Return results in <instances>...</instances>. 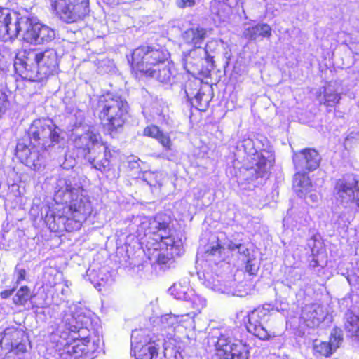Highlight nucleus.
Segmentation results:
<instances>
[{"mask_svg": "<svg viewBox=\"0 0 359 359\" xmlns=\"http://www.w3.org/2000/svg\"><path fill=\"white\" fill-rule=\"evenodd\" d=\"M326 314L327 312L321 305L311 304L302 308L301 318L307 327H314L324 320Z\"/></svg>", "mask_w": 359, "mask_h": 359, "instance_id": "6ab92c4d", "label": "nucleus"}, {"mask_svg": "<svg viewBox=\"0 0 359 359\" xmlns=\"http://www.w3.org/2000/svg\"><path fill=\"white\" fill-rule=\"evenodd\" d=\"M107 4L109 5H118L122 4L121 0H104Z\"/></svg>", "mask_w": 359, "mask_h": 359, "instance_id": "6e6d98bb", "label": "nucleus"}, {"mask_svg": "<svg viewBox=\"0 0 359 359\" xmlns=\"http://www.w3.org/2000/svg\"><path fill=\"white\" fill-rule=\"evenodd\" d=\"M271 36V28L266 23H259L254 26L245 27L243 36L248 40H256L258 38H269Z\"/></svg>", "mask_w": 359, "mask_h": 359, "instance_id": "b1692460", "label": "nucleus"}, {"mask_svg": "<svg viewBox=\"0 0 359 359\" xmlns=\"http://www.w3.org/2000/svg\"><path fill=\"white\" fill-rule=\"evenodd\" d=\"M173 157H174V156H173V155H171L170 156H167V158H168V160H170V161H172V160H173Z\"/></svg>", "mask_w": 359, "mask_h": 359, "instance_id": "e2e57ef3", "label": "nucleus"}, {"mask_svg": "<svg viewBox=\"0 0 359 359\" xmlns=\"http://www.w3.org/2000/svg\"><path fill=\"white\" fill-rule=\"evenodd\" d=\"M8 16L6 10H4L3 8H0V40L4 38H6L8 35H6L7 32L6 31L4 23H5V20L6 19V17Z\"/></svg>", "mask_w": 359, "mask_h": 359, "instance_id": "79ce46f5", "label": "nucleus"}, {"mask_svg": "<svg viewBox=\"0 0 359 359\" xmlns=\"http://www.w3.org/2000/svg\"><path fill=\"white\" fill-rule=\"evenodd\" d=\"M169 53L157 46H142L135 49L128 59L133 70L146 75L163 62H167Z\"/></svg>", "mask_w": 359, "mask_h": 359, "instance_id": "1a4fd4ad", "label": "nucleus"}, {"mask_svg": "<svg viewBox=\"0 0 359 359\" xmlns=\"http://www.w3.org/2000/svg\"><path fill=\"white\" fill-rule=\"evenodd\" d=\"M156 140L163 147L167 149H171L172 142L170 137L167 134H165L161 131L159 135L157 136Z\"/></svg>", "mask_w": 359, "mask_h": 359, "instance_id": "c03bdc74", "label": "nucleus"}, {"mask_svg": "<svg viewBox=\"0 0 359 359\" xmlns=\"http://www.w3.org/2000/svg\"><path fill=\"white\" fill-rule=\"evenodd\" d=\"M30 291L28 287H21L14 296L13 300L15 304L24 305L30 298Z\"/></svg>", "mask_w": 359, "mask_h": 359, "instance_id": "e433bc0d", "label": "nucleus"}, {"mask_svg": "<svg viewBox=\"0 0 359 359\" xmlns=\"http://www.w3.org/2000/svg\"><path fill=\"white\" fill-rule=\"evenodd\" d=\"M139 161L140 159H137V161H129V166L132 168V169H134V168H138L140 165H139Z\"/></svg>", "mask_w": 359, "mask_h": 359, "instance_id": "5fc2aeb1", "label": "nucleus"}, {"mask_svg": "<svg viewBox=\"0 0 359 359\" xmlns=\"http://www.w3.org/2000/svg\"><path fill=\"white\" fill-rule=\"evenodd\" d=\"M227 248L232 251H237L240 255L243 256L244 259H248L250 255V250L245 245L242 243H235L232 241H229L226 243Z\"/></svg>", "mask_w": 359, "mask_h": 359, "instance_id": "58836bf2", "label": "nucleus"}, {"mask_svg": "<svg viewBox=\"0 0 359 359\" xmlns=\"http://www.w3.org/2000/svg\"><path fill=\"white\" fill-rule=\"evenodd\" d=\"M249 349L242 341L235 339L231 346L226 347L223 357L224 359H248Z\"/></svg>", "mask_w": 359, "mask_h": 359, "instance_id": "393cba45", "label": "nucleus"}, {"mask_svg": "<svg viewBox=\"0 0 359 359\" xmlns=\"http://www.w3.org/2000/svg\"><path fill=\"white\" fill-rule=\"evenodd\" d=\"M74 147L78 154L91 164V165L105 172L111 168L109 158L111 152L101 142L100 133L93 129H88L84 133L76 135L74 139Z\"/></svg>", "mask_w": 359, "mask_h": 359, "instance_id": "20e7f679", "label": "nucleus"}, {"mask_svg": "<svg viewBox=\"0 0 359 359\" xmlns=\"http://www.w3.org/2000/svg\"><path fill=\"white\" fill-rule=\"evenodd\" d=\"M4 68V56L0 53V70H3Z\"/></svg>", "mask_w": 359, "mask_h": 359, "instance_id": "13d9d810", "label": "nucleus"}, {"mask_svg": "<svg viewBox=\"0 0 359 359\" xmlns=\"http://www.w3.org/2000/svg\"><path fill=\"white\" fill-rule=\"evenodd\" d=\"M178 318L179 316L168 314L161 317V322L164 328L175 327V325L178 323Z\"/></svg>", "mask_w": 359, "mask_h": 359, "instance_id": "ea45409f", "label": "nucleus"}, {"mask_svg": "<svg viewBox=\"0 0 359 359\" xmlns=\"http://www.w3.org/2000/svg\"><path fill=\"white\" fill-rule=\"evenodd\" d=\"M336 198L344 205H355L359 207L358 181L353 175H346L339 180L335 185Z\"/></svg>", "mask_w": 359, "mask_h": 359, "instance_id": "4468645a", "label": "nucleus"}, {"mask_svg": "<svg viewBox=\"0 0 359 359\" xmlns=\"http://www.w3.org/2000/svg\"><path fill=\"white\" fill-rule=\"evenodd\" d=\"M170 222V219L168 215L158 214L150 222L149 229L154 234H156L159 237L161 234L170 231L169 227Z\"/></svg>", "mask_w": 359, "mask_h": 359, "instance_id": "c756f323", "label": "nucleus"}, {"mask_svg": "<svg viewBox=\"0 0 359 359\" xmlns=\"http://www.w3.org/2000/svg\"><path fill=\"white\" fill-rule=\"evenodd\" d=\"M27 341V337L23 330L12 327L4 330L1 343L10 346L11 351L18 353L26 351Z\"/></svg>", "mask_w": 359, "mask_h": 359, "instance_id": "a211bd4d", "label": "nucleus"}, {"mask_svg": "<svg viewBox=\"0 0 359 359\" xmlns=\"http://www.w3.org/2000/svg\"><path fill=\"white\" fill-rule=\"evenodd\" d=\"M161 132V131L160 130L158 127H157L156 126L151 125L146 127L144 129L143 134L144 136L153 137L156 140L157 136L159 135Z\"/></svg>", "mask_w": 359, "mask_h": 359, "instance_id": "37998d69", "label": "nucleus"}, {"mask_svg": "<svg viewBox=\"0 0 359 359\" xmlns=\"http://www.w3.org/2000/svg\"><path fill=\"white\" fill-rule=\"evenodd\" d=\"M129 104L122 97L107 93L100 97L97 104L99 118L112 135L125 124L128 116Z\"/></svg>", "mask_w": 359, "mask_h": 359, "instance_id": "39448f33", "label": "nucleus"}, {"mask_svg": "<svg viewBox=\"0 0 359 359\" xmlns=\"http://www.w3.org/2000/svg\"><path fill=\"white\" fill-rule=\"evenodd\" d=\"M54 201L56 203H68L64 207L67 212L79 214L87 218L93 210L89 197L84 194L81 183L74 176L59 178L55 186Z\"/></svg>", "mask_w": 359, "mask_h": 359, "instance_id": "7ed1b4c3", "label": "nucleus"}, {"mask_svg": "<svg viewBox=\"0 0 359 359\" xmlns=\"http://www.w3.org/2000/svg\"><path fill=\"white\" fill-rule=\"evenodd\" d=\"M182 37L186 43L193 45L196 48L201 47L207 37V30L200 27H191L183 33Z\"/></svg>", "mask_w": 359, "mask_h": 359, "instance_id": "a878e982", "label": "nucleus"}, {"mask_svg": "<svg viewBox=\"0 0 359 359\" xmlns=\"http://www.w3.org/2000/svg\"><path fill=\"white\" fill-rule=\"evenodd\" d=\"M4 10H6V8H3ZM8 16L6 17V19L5 20V23H4L3 27H5L6 29H8V32L10 34L12 32L13 30L15 29V25H17L18 22L20 20V18L16 17L15 15H14L15 17V22L13 23L11 22L12 17L8 9H6Z\"/></svg>", "mask_w": 359, "mask_h": 359, "instance_id": "a19ab883", "label": "nucleus"}, {"mask_svg": "<svg viewBox=\"0 0 359 359\" xmlns=\"http://www.w3.org/2000/svg\"><path fill=\"white\" fill-rule=\"evenodd\" d=\"M43 150L41 147H34L29 139L27 144L24 140L19 141L16 145L15 154L26 165L36 170L39 169L43 162V156L41 153Z\"/></svg>", "mask_w": 359, "mask_h": 359, "instance_id": "2eb2a0df", "label": "nucleus"}, {"mask_svg": "<svg viewBox=\"0 0 359 359\" xmlns=\"http://www.w3.org/2000/svg\"><path fill=\"white\" fill-rule=\"evenodd\" d=\"M172 66L168 61L163 62L159 67L149 72L145 76L154 78L163 83L172 84L175 81V72L172 70Z\"/></svg>", "mask_w": 359, "mask_h": 359, "instance_id": "aec40b11", "label": "nucleus"}, {"mask_svg": "<svg viewBox=\"0 0 359 359\" xmlns=\"http://www.w3.org/2000/svg\"><path fill=\"white\" fill-rule=\"evenodd\" d=\"M8 105L7 95L0 90V116L5 112Z\"/></svg>", "mask_w": 359, "mask_h": 359, "instance_id": "de8ad7c7", "label": "nucleus"}, {"mask_svg": "<svg viewBox=\"0 0 359 359\" xmlns=\"http://www.w3.org/2000/svg\"><path fill=\"white\" fill-rule=\"evenodd\" d=\"M156 116L157 117L155 118H157L158 121H164L165 119L163 111H161L160 113H156Z\"/></svg>", "mask_w": 359, "mask_h": 359, "instance_id": "4d7b16f0", "label": "nucleus"}, {"mask_svg": "<svg viewBox=\"0 0 359 359\" xmlns=\"http://www.w3.org/2000/svg\"><path fill=\"white\" fill-rule=\"evenodd\" d=\"M142 179L151 187H160L163 184L164 175L161 172L148 170L144 172Z\"/></svg>", "mask_w": 359, "mask_h": 359, "instance_id": "473e14b6", "label": "nucleus"}, {"mask_svg": "<svg viewBox=\"0 0 359 359\" xmlns=\"http://www.w3.org/2000/svg\"><path fill=\"white\" fill-rule=\"evenodd\" d=\"M15 291V289L13 288L11 290H4L2 291L1 293H0V296L2 299H7L8 297H9L10 296H11L13 294V293Z\"/></svg>", "mask_w": 359, "mask_h": 359, "instance_id": "603ef678", "label": "nucleus"}, {"mask_svg": "<svg viewBox=\"0 0 359 359\" xmlns=\"http://www.w3.org/2000/svg\"><path fill=\"white\" fill-rule=\"evenodd\" d=\"M198 84L196 82H188L185 85L184 92L187 98L194 100L196 104L201 108H206L210 101L209 96L198 89Z\"/></svg>", "mask_w": 359, "mask_h": 359, "instance_id": "4be33fe9", "label": "nucleus"}, {"mask_svg": "<svg viewBox=\"0 0 359 359\" xmlns=\"http://www.w3.org/2000/svg\"><path fill=\"white\" fill-rule=\"evenodd\" d=\"M160 245L165 247L166 250L170 251V255L173 257L175 255H180L181 251V241L175 240L170 234V231L161 234L158 237Z\"/></svg>", "mask_w": 359, "mask_h": 359, "instance_id": "c85d7f7f", "label": "nucleus"}, {"mask_svg": "<svg viewBox=\"0 0 359 359\" xmlns=\"http://www.w3.org/2000/svg\"><path fill=\"white\" fill-rule=\"evenodd\" d=\"M15 271L17 276L16 284L18 285L21 283L22 280H25L26 271L24 269H20L18 267V266H17L15 267Z\"/></svg>", "mask_w": 359, "mask_h": 359, "instance_id": "8fccbe9b", "label": "nucleus"}, {"mask_svg": "<svg viewBox=\"0 0 359 359\" xmlns=\"http://www.w3.org/2000/svg\"><path fill=\"white\" fill-rule=\"evenodd\" d=\"M64 212L66 214L65 229H64V231H72L80 229L82 223L87 219L80 218L81 215L79 214L67 212V210L65 209H64Z\"/></svg>", "mask_w": 359, "mask_h": 359, "instance_id": "2f4dec72", "label": "nucleus"}, {"mask_svg": "<svg viewBox=\"0 0 359 359\" xmlns=\"http://www.w3.org/2000/svg\"><path fill=\"white\" fill-rule=\"evenodd\" d=\"M135 0H121L122 4H128L130 3L132 1H134Z\"/></svg>", "mask_w": 359, "mask_h": 359, "instance_id": "bf43d9fd", "label": "nucleus"}, {"mask_svg": "<svg viewBox=\"0 0 359 359\" xmlns=\"http://www.w3.org/2000/svg\"><path fill=\"white\" fill-rule=\"evenodd\" d=\"M324 97V104L327 106H333L340 100L339 95L335 92L330 85L325 88Z\"/></svg>", "mask_w": 359, "mask_h": 359, "instance_id": "4c0bfd02", "label": "nucleus"}, {"mask_svg": "<svg viewBox=\"0 0 359 359\" xmlns=\"http://www.w3.org/2000/svg\"><path fill=\"white\" fill-rule=\"evenodd\" d=\"M293 188L299 197H303L311 191L312 184L309 177L299 170L294 176Z\"/></svg>", "mask_w": 359, "mask_h": 359, "instance_id": "bb28decb", "label": "nucleus"}, {"mask_svg": "<svg viewBox=\"0 0 359 359\" xmlns=\"http://www.w3.org/2000/svg\"><path fill=\"white\" fill-rule=\"evenodd\" d=\"M321 161L320 156L313 149H304L293 156V162L299 171H312L317 169Z\"/></svg>", "mask_w": 359, "mask_h": 359, "instance_id": "dca6fc26", "label": "nucleus"}, {"mask_svg": "<svg viewBox=\"0 0 359 359\" xmlns=\"http://www.w3.org/2000/svg\"><path fill=\"white\" fill-rule=\"evenodd\" d=\"M247 294H248V292L243 293L241 291H238V293L237 294V295L242 297V296H244V295H245Z\"/></svg>", "mask_w": 359, "mask_h": 359, "instance_id": "052dcab7", "label": "nucleus"}, {"mask_svg": "<svg viewBox=\"0 0 359 359\" xmlns=\"http://www.w3.org/2000/svg\"><path fill=\"white\" fill-rule=\"evenodd\" d=\"M232 332L229 330H214L212 335L209 337L210 342L212 343L217 349L225 353L226 347L231 346L232 341Z\"/></svg>", "mask_w": 359, "mask_h": 359, "instance_id": "5701e85b", "label": "nucleus"}, {"mask_svg": "<svg viewBox=\"0 0 359 359\" xmlns=\"http://www.w3.org/2000/svg\"><path fill=\"white\" fill-rule=\"evenodd\" d=\"M8 32V29H6ZM22 34L24 41L31 44H43L49 43L55 37V30L43 25L35 18L27 16L20 17V20L15 25V29L10 34L6 33V38L1 41H8L15 39Z\"/></svg>", "mask_w": 359, "mask_h": 359, "instance_id": "423d86ee", "label": "nucleus"}, {"mask_svg": "<svg viewBox=\"0 0 359 359\" xmlns=\"http://www.w3.org/2000/svg\"><path fill=\"white\" fill-rule=\"evenodd\" d=\"M313 353L316 356L330 357L333 352L326 341L315 340L313 343Z\"/></svg>", "mask_w": 359, "mask_h": 359, "instance_id": "72a5a7b5", "label": "nucleus"}, {"mask_svg": "<svg viewBox=\"0 0 359 359\" xmlns=\"http://www.w3.org/2000/svg\"><path fill=\"white\" fill-rule=\"evenodd\" d=\"M171 255H165L163 252L161 251H157L156 255H155L156 261L158 264H166L169 262L171 261Z\"/></svg>", "mask_w": 359, "mask_h": 359, "instance_id": "a18cd8bd", "label": "nucleus"}, {"mask_svg": "<svg viewBox=\"0 0 359 359\" xmlns=\"http://www.w3.org/2000/svg\"><path fill=\"white\" fill-rule=\"evenodd\" d=\"M89 315L81 311L65 312L53 339L62 348L57 350V359H94L100 339L90 330Z\"/></svg>", "mask_w": 359, "mask_h": 359, "instance_id": "f257e3e1", "label": "nucleus"}, {"mask_svg": "<svg viewBox=\"0 0 359 359\" xmlns=\"http://www.w3.org/2000/svg\"><path fill=\"white\" fill-rule=\"evenodd\" d=\"M76 164V161L74 158L72 156L67 157V156H65V161L61 165V166L66 170H69L70 168H72Z\"/></svg>", "mask_w": 359, "mask_h": 359, "instance_id": "09e8293b", "label": "nucleus"}, {"mask_svg": "<svg viewBox=\"0 0 359 359\" xmlns=\"http://www.w3.org/2000/svg\"><path fill=\"white\" fill-rule=\"evenodd\" d=\"M13 66L25 79L40 82L57 72L58 56L52 48L24 50L17 53Z\"/></svg>", "mask_w": 359, "mask_h": 359, "instance_id": "f03ea898", "label": "nucleus"}, {"mask_svg": "<svg viewBox=\"0 0 359 359\" xmlns=\"http://www.w3.org/2000/svg\"><path fill=\"white\" fill-rule=\"evenodd\" d=\"M177 4L180 8L193 7L196 5V0H180L177 1Z\"/></svg>", "mask_w": 359, "mask_h": 359, "instance_id": "3c124183", "label": "nucleus"}, {"mask_svg": "<svg viewBox=\"0 0 359 359\" xmlns=\"http://www.w3.org/2000/svg\"><path fill=\"white\" fill-rule=\"evenodd\" d=\"M259 266L254 262V260L248 258L245 264V271L250 275H254L257 273Z\"/></svg>", "mask_w": 359, "mask_h": 359, "instance_id": "49530a36", "label": "nucleus"}, {"mask_svg": "<svg viewBox=\"0 0 359 359\" xmlns=\"http://www.w3.org/2000/svg\"><path fill=\"white\" fill-rule=\"evenodd\" d=\"M241 147L250 158L249 161L252 163L251 172H255L257 179L266 177L274 160L266 138L262 137L261 139L255 140L245 139Z\"/></svg>", "mask_w": 359, "mask_h": 359, "instance_id": "0eeeda50", "label": "nucleus"}, {"mask_svg": "<svg viewBox=\"0 0 359 359\" xmlns=\"http://www.w3.org/2000/svg\"><path fill=\"white\" fill-rule=\"evenodd\" d=\"M65 219L66 214L64 210L62 213L58 212L57 214L50 211L45 217V222L51 231L62 232L65 229Z\"/></svg>", "mask_w": 359, "mask_h": 359, "instance_id": "cd10ccee", "label": "nucleus"}, {"mask_svg": "<svg viewBox=\"0 0 359 359\" xmlns=\"http://www.w3.org/2000/svg\"><path fill=\"white\" fill-rule=\"evenodd\" d=\"M287 218H285L283 221H284V222H286V221H287Z\"/></svg>", "mask_w": 359, "mask_h": 359, "instance_id": "0e129e2a", "label": "nucleus"}, {"mask_svg": "<svg viewBox=\"0 0 359 359\" xmlns=\"http://www.w3.org/2000/svg\"><path fill=\"white\" fill-rule=\"evenodd\" d=\"M217 46L215 41H208L204 48L198 47L190 50L184 56V65L187 72L202 71L204 60L207 63L206 69L212 70L215 67L214 55L212 51Z\"/></svg>", "mask_w": 359, "mask_h": 359, "instance_id": "f8f14e48", "label": "nucleus"}, {"mask_svg": "<svg viewBox=\"0 0 359 359\" xmlns=\"http://www.w3.org/2000/svg\"><path fill=\"white\" fill-rule=\"evenodd\" d=\"M169 292L177 299L192 301L194 306L204 307L205 299L194 294V292L189 287V283L186 280H181L175 283L170 288Z\"/></svg>", "mask_w": 359, "mask_h": 359, "instance_id": "f3484780", "label": "nucleus"}, {"mask_svg": "<svg viewBox=\"0 0 359 359\" xmlns=\"http://www.w3.org/2000/svg\"><path fill=\"white\" fill-rule=\"evenodd\" d=\"M342 341H343L342 330L339 328L333 329L330 334V341L327 342V344L330 346V348L333 353L340 346Z\"/></svg>", "mask_w": 359, "mask_h": 359, "instance_id": "f704fd0d", "label": "nucleus"}, {"mask_svg": "<svg viewBox=\"0 0 359 359\" xmlns=\"http://www.w3.org/2000/svg\"><path fill=\"white\" fill-rule=\"evenodd\" d=\"M198 57H199V56L196 55V56H194V57H192V59H191V60H192V61H193L194 62H196V60H197Z\"/></svg>", "mask_w": 359, "mask_h": 359, "instance_id": "680f3d73", "label": "nucleus"}, {"mask_svg": "<svg viewBox=\"0 0 359 359\" xmlns=\"http://www.w3.org/2000/svg\"><path fill=\"white\" fill-rule=\"evenodd\" d=\"M273 311H279L278 309L269 304L258 306L248 314V323L246 325L247 330L250 333L256 336L262 340L269 339L271 334L266 327V323L269 320L271 312Z\"/></svg>", "mask_w": 359, "mask_h": 359, "instance_id": "ddd939ff", "label": "nucleus"}, {"mask_svg": "<svg viewBox=\"0 0 359 359\" xmlns=\"http://www.w3.org/2000/svg\"><path fill=\"white\" fill-rule=\"evenodd\" d=\"M51 7L67 23L78 22L88 16L89 0H49Z\"/></svg>", "mask_w": 359, "mask_h": 359, "instance_id": "9d476101", "label": "nucleus"}, {"mask_svg": "<svg viewBox=\"0 0 359 359\" xmlns=\"http://www.w3.org/2000/svg\"><path fill=\"white\" fill-rule=\"evenodd\" d=\"M210 9L215 21L224 22L231 13L229 0H212Z\"/></svg>", "mask_w": 359, "mask_h": 359, "instance_id": "412c9836", "label": "nucleus"}, {"mask_svg": "<svg viewBox=\"0 0 359 359\" xmlns=\"http://www.w3.org/2000/svg\"><path fill=\"white\" fill-rule=\"evenodd\" d=\"M145 330H135L131 334V354L136 359H156L161 345L158 339L153 340Z\"/></svg>", "mask_w": 359, "mask_h": 359, "instance_id": "9b49d317", "label": "nucleus"}, {"mask_svg": "<svg viewBox=\"0 0 359 359\" xmlns=\"http://www.w3.org/2000/svg\"><path fill=\"white\" fill-rule=\"evenodd\" d=\"M305 198H309L312 202H317L318 201V195L316 194H310L308 195V194L304 196Z\"/></svg>", "mask_w": 359, "mask_h": 359, "instance_id": "864d4df0", "label": "nucleus"}, {"mask_svg": "<svg viewBox=\"0 0 359 359\" xmlns=\"http://www.w3.org/2000/svg\"><path fill=\"white\" fill-rule=\"evenodd\" d=\"M224 248L221 245L219 241L217 240L215 242L211 243L206 248L205 254L206 258L211 260L212 257H217L220 258L222 251Z\"/></svg>", "mask_w": 359, "mask_h": 359, "instance_id": "c9c22d12", "label": "nucleus"}, {"mask_svg": "<svg viewBox=\"0 0 359 359\" xmlns=\"http://www.w3.org/2000/svg\"><path fill=\"white\" fill-rule=\"evenodd\" d=\"M344 326L346 330L352 337L359 339V317L352 311H348L344 317Z\"/></svg>", "mask_w": 359, "mask_h": 359, "instance_id": "7c9ffc66", "label": "nucleus"}, {"mask_svg": "<svg viewBox=\"0 0 359 359\" xmlns=\"http://www.w3.org/2000/svg\"><path fill=\"white\" fill-rule=\"evenodd\" d=\"M61 129L50 119L34 120L29 128L28 135L34 147L49 150L57 146L61 147L64 138L61 136Z\"/></svg>", "mask_w": 359, "mask_h": 359, "instance_id": "6e6552de", "label": "nucleus"}]
</instances>
